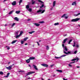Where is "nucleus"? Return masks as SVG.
<instances>
[{"mask_svg":"<svg viewBox=\"0 0 80 80\" xmlns=\"http://www.w3.org/2000/svg\"><path fill=\"white\" fill-rule=\"evenodd\" d=\"M80 20V18H76L75 19H72L71 22H77V21H79Z\"/></svg>","mask_w":80,"mask_h":80,"instance_id":"nucleus-1","label":"nucleus"},{"mask_svg":"<svg viewBox=\"0 0 80 80\" xmlns=\"http://www.w3.org/2000/svg\"><path fill=\"white\" fill-rule=\"evenodd\" d=\"M13 65H14V64H13L12 65H11L8 67H6V69H7V70H11V69H12V67H13Z\"/></svg>","mask_w":80,"mask_h":80,"instance_id":"nucleus-2","label":"nucleus"},{"mask_svg":"<svg viewBox=\"0 0 80 80\" xmlns=\"http://www.w3.org/2000/svg\"><path fill=\"white\" fill-rule=\"evenodd\" d=\"M41 12V13H44V12H45V10L44 9L42 11V10H41V9H39V10L38 11H37V13H39L40 12Z\"/></svg>","mask_w":80,"mask_h":80,"instance_id":"nucleus-3","label":"nucleus"},{"mask_svg":"<svg viewBox=\"0 0 80 80\" xmlns=\"http://www.w3.org/2000/svg\"><path fill=\"white\" fill-rule=\"evenodd\" d=\"M35 72H29L26 73V76H28V75H30V74H32V73H35Z\"/></svg>","mask_w":80,"mask_h":80,"instance_id":"nucleus-4","label":"nucleus"},{"mask_svg":"<svg viewBox=\"0 0 80 80\" xmlns=\"http://www.w3.org/2000/svg\"><path fill=\"white\" fill-rule=\"evenodd\" d=\"M63 53H65V54H66V55H68V54H70V53H71V52H70V51H68V53H67L66 52H65V51H64L63 52Z\"/></svg>","mask_w":80,"mask_h":80,"instance_id":"nucleus-5","label":"nucleus"},{"mask_svg":"<svg viewBox=\"0 0 80 80\" xmlns=\"http://www.w3.org/2000/svg\"><path fill=\"white\" fill-rule=\"evenodd\" d=\"M34 25H35V26H36V27H39V26L40 25V24H38L37 23H34Z\"/></svg>","mask_w":80,"mask_h":80,"instance_id":"nucleus-6","label":"nucleus"},{"mask_svg":"<svg viewBox=\"0 0 80 80\" xmlns=\"http://www.w3.org/2000/svg\"><path fill=\"white\" fill-rule=\"evenodd\" d=\"M41 65H42V66L44 67H47L48 66V65L45 64H41Z\"/></svg>","mask_w":80,"mask_h":80,"instance_id":"nucleus-7","label":"nucleus"},{"mask_svg":"<svg viewBox=\"0 0 80 80\" xmlns=\"http://www.w3.org/2000/svg\"><path fill=\"white\" fill-rule=\"evenodd\" d=\"M26 63H29L30 62V59L29 58L28 59L26 60Z\"/></svg>","mask_w":80,"mask_h":80,"instance_id":"nucleus-8","label":"nucleus"},{"mask_svg":"<svg viewBox=\"0 0 80 80\" xmlns=\"http://www.w3.org/2000/svg\"><path fill=\"white\" fill-rule=\"evenodd\" d=\"M17 4V3L16 2V1H13L12 3V5H13V6H15L16 5V4Z\"/></svg>","mask_w":80,"mask_h":80,"instance_id":"nucleus-9","label":"nucleus"},{"mask_svg":"<svg viewBox=\"0 0 80 80\" xmlns=\"http://www.w3.org/2000/svg\"><path fill=\"white\" fill-rule=\"evenodd\" d=\"M10 72L8 73L7 76H4V77H5V78H8V76H9L10 75Z\"/></svg>","mask_w":80,"mask_h":80,"instance_id":"nucleus-10","label":"nucleus"},{"mask_svg":"<svg viewBox=\"0 0 80 80\" xmlns=\"http://www.w3.org/2000/svg\"><path fill=\"white\" fill-rule=\"evenodd\" d=\"M33 66L34 67V68L35 70H38V68H37V66H36V65H33Z\"/></svg>","mask_w":80,"mask_h":80,"instance_id":"nucleus-11","label":"nucleus"},{"mask_svg":"<svg viewBox=\"0 0 80 80\" xmlns=\"http://www.w3.org/2000/svg\"><path fill=\"white\" fill-rule=\"evenodd\" d=\"M68 39V38H66V39H64L63 40V42H62V43H65V42H66V41Z\"/></svg>","mask_w":80,"mask_h":80,"instance_id":"nucleus-12","label":"nucleus"},{"mask_svg":"<svg viewBox=\"0 0 80 80\" xmlns=\"http://www.w3.org/2000/svg\"><path fill=\"white\" fill-rule=\"evenodd\" d=\"M14 20L17 22H18V21H19V19H18L17 17H15L14 18Z\"/></svg>","mask_w":80,"mask_h":80,"instance_id":"nucleus-13","label":"nucleus"},{"mask_svg":"<svg viewBox=\"0 0 80 80\" xmlns=\"http://www.w3.org/2000/svg\"><path fill=\"white\" fill-rule=\"evenodd\" d=\"M29 59H30V60H35V57H31L29 58Z\"/></svg>","mask_w":80,"mask_h":80,"instance_id":"nucleus-14","label":"nucleus"},{"mask_svg":"<svg viewBox=\"0 0 80 80\" xmlns=\"http://www.w3.org/2000/svg\"><path fill=\"white\" fill-rule=\"evenodd\" d=\"M77 5V3H76V2L75 1L72 2V5Z\"/></svg>","mask_w":80,"mask_h":80,"instance_id":"nucleus-15","label":"nucleus"},{"mask_svg":"<svg viewBox=\"0 0 80 80\" xmlns=\"http://www.w3.org/2000/svg\"><path fill=\"white\" fill-rule=\"evenodd\" d=\"M16 42H17V40H14L11 43L12 44H13V43H16Z\"/></svg>","mask_w":80,"mask_h":80,"instance_id":"nucleus-16","label":"nucleus"},{"mask_svg":"<svg viewBox=\"0 0 80 80\" xmlns=\"http://www.w3.org/2000/svg\"><path fill=\"white\" fill-rule=\"evenodd\" d=\"M14 12V11L13 10H12L10 12H9L8 13L9 15H11V14H12V13H13V12Z\"/></svg>","mask_w":80,"mask_h":80,"instance_id":"nucleus-17","label":"nucleus"},{"mask_svg":"<svg viewBox=\"0 0 80 80\" xmlns=\"http://www.w3.org/2000/svg\"><path fill=\"white\" fill-rule=\"evenodd\" d=\"M57 72H59L60 73H62V70H56Z\"/></svg>","mask_w":80,"mask_h":80,"instance_id":"nucleus-18","label":"nucleus"},{"mask_svg":"<svg viewBox=\"0 0 80 80\" xmlns=\"http://www.w3.org/2000/svg\"><path fill=\"white\" fill-rule=\"evenodd\" d=\"M56 4V1H54L53 2V7H55Z\"/></svg>","mask_w":80,"mask_h":80,"instance_id":"nucleus-19","label":"nucleus"},{"mask_svg":"<svg viewBox=\"0 0 80 80\" xmlns=\"http://www.w3.org/2000/svg\"><path fill=\"white\" fill-rule=\"evenodd\" d=\"M72 42V39H70L68 42V44H70V43L71 42Z\"/></svg>","mask_w":80,"mask_h":80,"instance_id":"nucleus-20","label":"nucleus"},{"mask_svg":"<svg viewBox=\"0 0 80 80\" xmlns=\"http://www.w3.org/2000/svg\"><path fill=\"white\" fill-rule=\"evenodd\" d=\"M35 32L34 31H32L31 32H29V33L30 34H32L33 33H35Z\"/></svg>","mask_w":80,"mask_h":80,"instance_id":"nucleus-21","label":"nucleus"},{"mask_svg":"<svg viewBox=\"0 0 80 80\" xmlns=\"http://www.w3.org/2000/svg\"><path fill=\"white\" fill-rule=\"evenodd\" d=\"M38 2H40L41 3H42V4H43L44 3V2H43V1H42L40 0H38Z\"/></svg>","mask_w":80,"mask_h":80,"instance_id":"nucleus-22","label":"nucleus"},{"mask_svg":"<svg viewBox=\"0 0 80 80\" xmlns=\"http://www.w3.org/2000/svg\"><path fill=\"white\" fill-rule=\"evenodd\" d=\"M16 13H17V14H19V13H20V11H16Z\"/></svg>","mask_w":80,"mask_h":80,"instance_id":"nucleus-23","label":"nucleus"},{"mask_svg":"<svg viewBox=\"0 0 80 80\" xmlns=\"http://www.w3.org/2000/svg\"><path fill=\"white\" fill-rule=\"evenodd\" d=\"M74 60L75 61V60H77V62H78V60H79V58H74Z\"/></svg>","mask_w":80,"mask_h":80,"instance_id":"nucleus-24","label":"nucleus"},{"mask_svg":"<svg viewBox=\"0 0 80 80\" xmlns=\"http://www.w3.org/2000/svg\"><path fill=\"white\" fill-rule=\"evenodd\" d=\"M64 49L65 51H66V52H67V51H68V49H67V48L66 46H65L64 47Z\"/></svg>","mask_w":80,"mask_h":80,"instance_id":"nucleus-25","label":"nucleus"},{"mask_svg":"<svg viewBox=\"0 0 80 80\" xmlns=\"http://www.w3.org/2000/svg\"><path fill=\"white\" fill-rule=\"evenodd\" d=\"M29 7H30V6H29V5L28 4V5H27L26 6V8L27 9H28V8H29Z\"/></svg>","mask_w":80,"mask_h":80,"instance_id":"nucleus-26","label":"nucleus"},{"mask_svg":"<svg viewBox=\"0 0 80 80\" xmlns=\"http://www.w3.org/2000/svg\"><path fill=\"white\" fill-rule=\"evenodd\" d=\"M28 11H29V12H31L32 11V8H29L28 10Z\"/></svg>","mask_w":80,"mask_h":80,"instance_id":"nucleus-27","label":"nucleus"},{"mask_svg":"<svg viewBox=\"0 0 80 80\" xmlns=\"http://www.w3.org/2000/svg\"><path fill=\"white\" fill-rule=\"evenodd\" d=\"M59 25V23L57 22V23H56L54 24V25L55 26H56V25Z\"/></svg>","mask_w":80,"mask_h":80,"instance_id":"nucleus-28","label":"nucleus"},{"mask_svg":"<svg viewBox=\"0 0 80 80\" xmlns=\"http://www.w3.org/2000/svg\"><path fill=\"white\" fill-rule=\"evenodd\" d=\"M22 0H20L19 2V5H20V4H21V3H22Z\"/></svg>","mask_w":80,"mask_h":80,"instance_id":"nucleus-29","label":"nucleus"},{"mask_svg":"<svg viewBox=\"0 0 80 80\" xmlns=\"http://www.w3.org/2000/svg\"><path fill=\"white\" fill-rule=\"evenodd\" d=\"M44 4H42V5H41V6L40 7V8H42L44 7Z\"/></svg>","mask_w":80,"mask_h":80,"instance_id":"nucleus-30","label":"nucleus"},{"mask_svg":"<svg viewBox=\"0 0 80 80\" xmlns=\"http://www.w3.org/2000/svg\"><path fill=\"white\" fill-rule=\"evenodd\" d=\"M28 38V37H26L24 38L23 40L24 41H26L27 40V39Z\"/></svg>","mask_w":80,"mask_h":80,"instance_id":"nucleus-31","label":"nucleus"},{"mask_svg":"<svg viewBox=\"0 0 80 80\" xmlns=\"http://www.w3.org/2000/svg\"><path fill=\"white\" fill-rule=\"evenodd\" d=\"M46 49L47 50H49V47H48V46H46Z\"/></svg>","mask_w":80,"mask_h":80,"instance_id":"nucleus-32","label":"nucleus"},{"mask_svg":"<svg viewBox=\"0 0 80 80\" xmlns=\"http://www.w3.org/2000/svg\"><path fill=\"white\" fill-rule=\"evenodd\" d=\"M18 72H22L23 73H24L25 72L24 71H22V70H21L20 71H19Z\"/></svg>","mask_w":80,"mask_h":80,"instance_id":"nucleus-33","label":"nucleus"},{"mask_svg":"<svg viewBox=\"0 0 80 80\" xmlns=\"http://www.w3.org/2000/svg\"><path fill=\"white\" fill-rule=\"evenodd\" d=\"M33 1V0H32V5H33V4H34V3H35V1Z\"/></svg>","mask_w":80,"mask_h":80,"instance_id":"nucleus-34","label":"nucleus"},{"mask_svg":"<svg viewBox=\"0 0 80 80\" xmlns=\"http://www.w3.org/2000/svg\"><path fill=\"white\" fill-rule=\"evenodd\" d=\"M80 15V13H78V14H75V16L76 17H77V16H78V15Z\"/></svg>","mask_w":80,"mask_h":80,"instance_id":"nucleus-35","label":"nucleus"},{"mask_svg":"<svg viewBox=\"0 0 80 80\" xmlns=\"http://www.w3.org/2000/svg\"><path fill=\"white\" fill-rule=\"evenodd\" d=\"M6 48H7V50H9L10 49V47L6 46Z\"/></svg>","mask_w":80,"mask_h":80,"instance_id":"nucleus-36","label":"nucleus"},{"mask_svg":"<svg viewBox=\"0 0 80 80\" xmlns=\"http://www.w3.org/2000/svg\"><path fill=\"white\" fill-rule=\"evenodd\" d=\"M67 15V14H64L62 17H61V18H63V17H64L65 16V15Z\"/></svg>","mask_w":80,"mask_h":80,"instance_id":"nucleus-37","label":"nucleus"},{"mask_svg":"<svg viewBox=\"0 0 80 80\" xmlns=\"http://www.w3.org/2000/svg\"><path fill=\"white\" fill-rule=\"evenodd\" d=\"M24 41H22V40L21 42V44H23V43H24Z\"/></svg>","mask_w":80,"mask_h":80,"instance_id":"nucleus-38","label":"nucleus"},{"mask_svg":"<svg viewBox=\"0 0 80 80\" xmlns=\"http://www.w3.org/2000/svg\"><path fill=\"white\" fill-rule=\"evenodd\" d=\"M20 35H19L16 36V38H18V37H20Z\"/></svg>","mask_w":80,"mask_h":80,"instance_id":"nucleus-39","label":"nucleus"},{"mask_svg":"<svg viewBox=\"0 0 80 80\" xmlns=\"http://www.w3.org/2000/svg\"><path fill=\"white\" fill-rule=\"evenodd\" d=\"M44 23V21H41L39 22V23Z\"/></svg>","mask_w":80,"mask_h":80,"instance_id":"nucleus-40","label":"nucleus"},{"mask_svg":"<svg viewBox=\"0 0 80 80\" xmlns=\"http://www.w3.org/2000/svg\"><path fill=\"white\" fill-rule=\"evenodd\" d=\"M0 75H3V72H2V71H1L0 72Z\"/></svg>","mask_w":80,"mask_h":80,"instance_id":"nucleus-41","label":"nucleus"},{"mask_svg":"<svg viewBox=\"0 0 80 80\" xmlns=\"http://www.w3.org/2000/svg\"><path fill=\"white\" fill-rule=\"evenodd\" d=\"M15 25V23H13L12 25V27H13Z\"/></svg>","mask_w":80,"mask_h":80,"instance_id":"nucleus-42","label":"nucleus"},{"mask_svg":"<svg viewBox=\"0 0 80 80\" xmlns=\"http://www.w3.org/2000/svg\"><path fill=\"white\" fill-rule=\"evenodd\" d=\"M22 33H23V32H22V31H21L19 35H22Z\"/></svg>","mask_w":80,"mask_h":80,"instance_id":"nucleus-43","label":"nucleus"},{"mask_svg":"<svg viewBox=\"0 0 80 80\" xmlns=\"http://www.w3.org/2000/svg\"><path fill=\"white\" fill-rule=\"evenodd\" d=\"M54 65H55L54 64H52V65H51V68H52V67H53V66H54Z\"/></svg>","mask_w":80,"mask_h":80,"instance_id":"nucleus-44","label":"nucleus"},{"mask_svg":"<svg viewBox=\"0 0 80 80\" xmlns=\"http://www.w3.org/2000/svg\"><path fill=\"white\" fill-rule=\"evenodd\" d=\"M55 58H57V59H58V58H60V57H55Z\"/></svg>","mask_w":80,"mask_h":80,"instance_id":"nucleus-45","label":"nucleus"},{"mask_svg":"<svg viewBox=\"0 0 80 80\" xmlns=\"http://www.w3.org/2000/svg\"><path fill=\"white\" fill-rule=\"evenodd\" d=\"M77 51H75L74 52V53L75 54H76V53H77Z\"/></svg>","mask_w":80,"mask_h":80,"instance_id":"nucleus-46","label":"nucleus"},{"mask_svg":"<svg viewBox=\"0 0 80 80\" xmlns=\"http://www.w3.org/2000/svg\"><path fill=\"white\" fill-rule=\"evenodd\" d=\"M37 43L38 44V46H40V44H39V43H38V42L37 41Z\"/></svg>","mask_w":80,"mask_h":80,"instance_id":"nucleus-47","label":"nucleus"},{"mask_svg":"<svg viewBox=\"0 0 80 80\" xmlns=\"http://www.w3.org/2000/svg\"><path fill=\"white\" fill-rule=\"evenodd\" d=\"M64 17H65V19H67V18H68V17H65V16Z\"/></svg>","mask_w":80,"mask_h":80,"instance_id":"nucleus-48","label":"nucleus"},{"mask_svg":"<svg viewBox=\"0 0 80 80\" xmlns=\"http://www.w3.org/2000/svg\"><path fill=\"white\" fill-rule=\"evenodd\" d=\"M76 46L77 48H78V47H79V46H78V45H76Z\"/></svg>","mask_w":80,"mask_h":80,"instance_id":"nucleus-49","label":"nucleus"},{"mask_svg":"<svg viewBox=\"0 0 80 80\" xmlns=\"http://www.w3.org/2000/svg\"><path fill=\"white\" fill-rule=\"evenodd\" d=\"M65 56H67V55H62V57H65Z\"/></svg>","mask_w":80,"mask_h":80,"instance_id":"nucleus-50","label":"nucleus"},{"mask_svg":"<svg viewBox=\"0 0 80 80\" xmlns=\"http://www.w3.org/2000/svg\"><path fill=\"white\" fill-rule=\"evenodd\" d=\"M68 65L69 67H72V65L70 64H68Z\"/></svg>","mask_w":80,"mask_h":80,"instance_id":"nucleus-51","label":"nucleus"},{"mask_svg":"<svg viewBox=\"0 0 80 80\" xmlns=\"http://www.w3.org/2000/svg\"><path fill=\"white\" fill-rule=\"evenodd\" d=\"M75 61L71 62V63H70V64H71L72 63H75Z\"/></svg>","mask_w":80,"mask_h":80,"instance_id":"nucleus-52","label":"nucleus"},{"mask_svg":"<svg viewBox=\"0 0 80 80\" xmlns=\"http://www.w3.org/2000/svg\"><path fill=\"white\" fill-rule=\"evenodd\" d=\"M30 20H31V19H28V22H29V21H30Z\"/></svg>","mask_w":80,"mask_h":80,"instance_id":"nucleus-53","label":"nucleus"},{"mask_svg":"<svg viewBox=\"0 0 80 80\" xmlns=\"http://www.w3.org/2000/svg\"><path fill=\"white\" fill-rule=\"evenodd\" d=\"M16 34H17V35H18V32H16Z\"/></svg>","mask_w":80,"mask_h":80,"instance_id":"nucleus-54","label":"nucleus"},{"mask_svg":"<svg viewBox=\"0 0 80 80\" xmlns=\"http://www.w3.org/2000/svg\"><path fill=\"white\" fill-rule=\"evenodd\" d=\"M64 44H62V47H64Z\"/></svg>","mask_w":80,"mask_h":80,"instance_id":"nucleus-55","label":"nucleus"},{"mask_svg":"<svg viewBox=\"0 0 80 80\" xmlns=\"http://www.w3.org/2000/svg\"><path fill=\"white\" fill-rule=\"evenodd\" d=\"M71 61H75L74 60V59H72V60Z\"/></svg>","mask_w":80,"mask_h":80,"instance_id":"nucleus-56","label":"nucleus"},{"mask_svg":"<svg viewBox=\"0 0 80 80\" xmlns=\"http://www.w3.org/2000/svg\"><path fill=\"white\" fill-rule=\"evenodd\" d=\"M29 66L30 67V68H32V67H31V65H29Z\"/></svg>","mask_w":80,"mask_h":80,"instance_id":"nucleus-57","label":"nucleus"},{"mask_svg":"<svg viewBox=\"0 0 80 80\" xmlns=\"http://www.w3.org/2000/svg\"><path fill=\"white\" fill-rule=\"evenodd\" d=\"M63 80H67V79H65V78H63Z\"/></svg>","mask_w":80,"mask_h":80,"instance_id":"nucleus-58","label":"nucleus"},{"mask_svg":"<svg viewBox=\"0 0 80 80\" xmlns=\"http://www.w3.org/2000/svg\"><path fill=\"white\" fill-rule=\"evenodd\" d=\"M28 45V43H26L25 44V45Z\"/></svg>","mask_w":80,"mask_h":80,"instance_id":"nucleus-59","label":"nucleus"},{"mask_svg":"<svg viewBox=\"0 0 80 80\" xmlns=\"http://www.w3.org/2000/svg\"><path fill=\"white\" fill-rule=\"evenodd\" d=\"M5 27H6V26H7V24H6L5 25H4Z\"/></svg>","mask_w":80,"mask_h":80,"instance_id":"nucleus-60","label":"nucleus"},{"mask_svg":"<svg viewBox=\"0 0 80 80\" xmlns=\"http://www.w3.org/2000/svg\"><path fill=\"white\" fill-rule=\"evenodd\" d=\"M77 68H80V67H79V66H78L77 67Z\"/></svg>","mask_w":80,"mask_h":80,"instance_id":"nucleus-61","label":"nucleus"},{"mask_svg":"<svg viewBox=\"0 0 80 80\" xmlns=\"http://www.w3.org/2000/svg\"><path fill=\"white\" fill-rule=\"evenodd\" d=\"M73 47H75V44H74L73 45Z\"/></svg>","mask_w":80,"mask_h":80,"instance_id":"nucleus-62","label":"nucleus"},{"mask_svg":"<svg viewBox=\"0 0 80 80\" xmlns=\"http://www.w3.org/2000/svg\"><path fill=\"white\" fill-rule=\"evenodd\" d=\"M28 79H31V78H28Z\"/></svg>","mask_w":80,"mask_h":80,"instance_id":"nucleus-63","label":"nucleus"},{"mask_svg":"<svg viewBox=\"0 0 80 80\" xmlns=\"http://www.w3.org/2000/svg\"><path fill=\"white\" fill-rule=\"evenodd\" d=\"M74 45H75V42H74Z\"/></svg>","mask_w":80,"mask_h":80,"instance_id":"nucleus-64","label":"nucleus"}]
</instances>
